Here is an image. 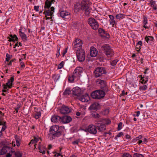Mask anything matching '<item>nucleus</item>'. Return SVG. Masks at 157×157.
I'll return each mask as SVG.
<instances>
[{
  "label": "nucleus",
  "instance_id": "nucleus-1",
  "mask_svg": "<svg viewBox=\"0 0 157 157\" xmlns=\"http://www.w3.org/2000/svg\"><path fill=\"white\" fill-rule=\"evenodd\" d=\"M81 9L85 11L86 16H89L92 10L90 6L89 0H83L80 5Z\"/></svg>",
  "mask_w": 157,
  "mask_h": 157
},
{
  "label": "nucleus",
  "instance_id": "nucleus-2",
  "mask_svg": "<svg viewBox=\"0 0 157 157\" xmlns=\"http://www.w3.org/2000/svg\"><path fill=\"white\" fill-rule=\"evenodd\" d=\"M101 49L109 59L113 56L114 54V52L113 49L108 44H103L101 47Z\"/></svg>",
  "mask_w": 157,
  "mask_h": 157
},
{
  "label": "nucleus",
  "instance_id": "nucleus-3",
  "mask_svg": "<svg viewBox=\"0 0 157 157\" xmlns=\"http://www.w3.org/2000/svg\"><path fill=\"white\" fill-rule=\"evenodd\" d=\"M46 7L45 5H44V14L45 15L46 19V20L51 19H52V16L53 13L54 12L55 8L54 7Z\"/></svg>",
  "mask_w": 157,
  "mask_h": 157
},
{
  "label": "nucleus",
  "instance_id": "nucleus-4",
  "mask_svg": "<svg viewBox=\"0 0 157 157\" xmlns=\"http://www.w3.org/2000/svg\"><path fill=\"white\" fill-rule=\"evenodd\" d=\"M14 78L13 76L10 79L8 80L7 82L6 83H4L2 84V86L3 89L2 90V92H4L8 93L9 89H11L13 86V82L14 81Z\"/></svg>",
  "mask_w": 157,
  "mask_h": 157
},
{
  "label": "nucleus",
  "instance_id": "nucleus-5",
  "mask_svg": "<svg viewBox=\"0 0 157 157\" xmlns=\"http://www.w3.org/2000/svg\"><path fill=\"white\" fill-rule=\"evenodd\" d=\"M59 126L58 125H53L51 127L50 129V134L52 135L53 137H57L61 134V132L58 131Z\"/></svg>",
  "mask_w": 157,
  "mask_h": 157
},
{
  "label": "nucleus",
  "instance_id": "nucleus-6",
  "mask_svg": "<svg viewBox=\"0 0 157 157\" xmlns=\"http://www.w3.org/2000/svg\"><path fill=\"white\" fill-rule=\"evenodd\" d=\"M105 95V92L101 90H96L91 94L92 98L94 99H100L103 97Z\"/></svg>",
  "mask_w": 157,
  "mask_h": 157
},
{
  "label": "nucleus",
  "instance_id": "nucleus-7",
  "mask_svg": "<svg viewBox=\"0 0 157 157\" xmlns=\"http://www.w3.org/2000/svg\"><path fill=\"white\" fill-rule=\"evenodd\" d=\"M76 56L78 61L80 62L83 61L85 58V53L84 50L82 49L77 50Z\"/></svg>",
  "mask_w": 157,
  "mask_h": 157
},
{
  "label": "nucleus",
  "instance_id": "nucleus-8",
  "mask_svg": "<svg viewBox=\"0 0 157 157\" xmlns=\"http://www.w3.org/2000/svg\"><path fill=\"white\" fill-rule=\"evenodd\" d=\"M106 71L105 69L102 67H98L94 71V74L96 78L99 77L103 74L106 73Z\"/></svg>",
  "mask_w": 157,
  "mask_h": 157
},
{
  "label": "nucleus",
  "instance_id": "nucleus-9",
  "mask_svg": "<svg viewBox=\"0 0 157 157\" xmlns=\"http://www.w3.org/2000/svg\"><path fill=\"white\" fill-rule=\"evenodd\" d=\"M88 22L93 29L96 30L98 28V24L94 18L91 17L89 18L88 20Z\"/></svg>",
  "mask_w": 157,
  "mask_h": 157
},
{
  "label": "nucleus",
  "instance_id": "nucleus-10",
  "mask_svg": "<svg viewBox=\"0 0 157 157\" xmlns=\"http://www.w3.org/2000/svg\"><path fill=\"white\" fill-rule=\"evenodd\" d=\"M83 71V68L81 67H77L74 71L73 75L78 80L80 77L81 74Z\"/></svg>",
  "mask_w": 157,
  "mask_h": 157
},
{
  "label": "nucleus",
  "instance_id": "nucleus-11",
  "mask_svg": "<svg viewBox=\"0 0 157 157\" xmlns=\"http://www.w3.org/2000/svg\"><path fill=\"white\" fill-rule=\"evenodd\" d=\"M82 44V42L81 40L78 39H75L72 44L73 48L76 50L77 49H81Z\"/></svg>",
  "mask_w": 157,
  "mask_h": 157
},
{
  "label": "nucleus",
  "instance_id": "nucleus-12",
  "mask_svg": "<svg viewBox=\"0 0 157 157\" xmlns=\"http://www.w3.org/2000/svg\"><path fill=\"white\" fill-rule=\"evenodd\" d=\"M85 132H88L90 134H94L96 133L97 130L95 126L93 124L90 125L86 129L83 130Z\"/></svg>",
  "mask_w": 157,
  "mask_h": 157
},
{
  "label": "nucleus",
  "instance_id": "nucleus-13",
  "mask_svg": "<svg viewBox=\"0 0 157 157\" xmlns=\"http://www.w3.org/2000/svg\"><path fill=\"white\" fill-rule=\"evenodd\" d=\"M60 16L65 20H67L71 17L70 13L66 11H63L60 13Z\"/></svg>",
  "mask_w": 157,
  "mask_h": 157
},
{
  "label": "nucleus",
  "instance_id": "nucleus-14",
  "mask_svg": "<svg viewBox=\"0 0 157 157\" xmlns=\"http://www.w3.org/2000/svg\"><path fill=\"white\" fill-rule=\"evenodd\" d=\"M71 109L68 107L63 105L59 109V112L62 114H67L71 111Z\"/></svg>",
  "mask_w": 157,
  "mask_h": 157
},
{
  "label": "nucleus",
  "instance_id": "nucleus-15",
  "mask_svg": "<svg viewBox=\"0 0 157 157\" xmlns=\"http://www.w3.org/2000/svg\"><path fill=\"white\" fill-rule=\"evenodd\" d=\"M96 82L97 84L100 85L102 89L104 90L106 89V83L104 80L98 78L96 80Z\"/></svg>",
  "mask_w": 157,
  "mask_h": 157
},
{
  "label": "nucleus",
  "instance_id": "nucleus-16",
  "mask_svg": "<svg viewBox=\"0 0 157 157\" xmlns=\"http://www.w3.org/2000/svg\"><path fill=\"white\" fill-rule=\"evenodd\" d=\"M11 148L7 146L3 147L0 150V155H2L11 151Z\"/></svg>",
  "mask_w": 157,
  "mask_h": 157
},
{
  "label": "nucleus",
  "instance_id": "nucleus-17",
  "mask_svg": "<svg viewBox=\"0 0 157 157\" xmlns=\"http://www.w3.org/2000/svg\"><path fill=\"white\" fill-rule=\"evenodd\" d=\"M72 94L78 97L79 96L82 94L81 89L78 87H76L72 89Z\"/></svg>",
  "mask_w": 157,
  "mask_h": 157
},
{
  "label": "nucleus",
  "instance_id": "nucleus-18",
  "mask_svg": "<svg viewBox=\"0 0 157 157\" xmlns=\"http://www.w3.org/2000/svg\"><path fill=\"white\" fill-rule=\"evenodd\" d=\"M79 100L83 102H87L90 99L89 95L87 94L80 96L79 98Z\"/></svg>",
  "mask_w": 157,
  "mask_h": 157
},
{
  "label": "nucleus",
  "instance_id": "nucleus-19",
  "mask_svg": "<svg viewBox=\"0 0 157 157\" xmlns=\"http://www.w3.org/2000/svg\"><path fill=\"white\" fill-rule=\"evenodd\" d=\"M109 22L110 25H111L112 27H114L115 25H116L117 24V22L115 20L114 17L112 15H109Z\"/></svg>",
  "mask_w": 157,
  "mask_h": 157
},
{
  "label": "nucleus",
  "instance_id": "nucleus-20",
  "mask_svg": "<svg viewBox=\"0 0 157 157\" xmlns=\"http://www.w3.org/2000/svg\"><path fill=\"white\" fill-rule=\"evenodd\" d=\"M90 55L91 57L96 56L98 54V51L94 47H91L90 50Z\"/></svg>",
  "mask_w": 157,
  "mask_h": 157
},
{
  "label": "nucleus",
  "instance_id": "nucleus-21",
  "mask_svg": "<svg viewBox=\"0 0 157 157\" xmlns=\"http://www.w3.org/2000/svg\"><path fill=\"white\" fill-rule=\"evenodd\" d=\"M6 128V122L2 123L0 121V136L2 135V132L4 131Z\"/></svg>",
  "mask_w": 157,
  "mask_h": 157
},
{
  "label": "nucleus",
  "instance_id": "nucleus-22",
  "mask_svg": "<svg viewBox=\"0 0 157 157\" xmlns=\"http://www.w3.org/2000/svg\"><path fill=\"white\" fill-rule=\"evenodd\" d=\"M72 119L70 116H66L61 117V121L63 123H67L70 122Z\"/></svg>",
  "mask_w": 157,
  "mask_h": 157
},
{
  "label": "nucleus",
  "instance_id": "nucleus-23",
  "mask_svg": "<svg viewBox=\"0 0 157 157\" xmlns=\"http://www.w3.org/2000/svg\"><path fill=\"white\" fill-rule=\"evenodd\" d=\"M38 147L39 150V152L42 153L43 154H45V151L46 149V148L44 145L41 144L40 143V144L39 145Z\"/></svg>",
  "mask_w": 157,
  "mask_h": 157
},
{
  "label": "nucleus",
  "instance_id": "nucleus-24",
  "mask_svg": "<svg viewBox=\"0 0 157 157\" xmlns=\"http://www.w3.org/2000/svg\"><path fill=\"white\" fill-rule=\"evenodd\" d=\"M51 121L53 122H56L61 121V117L58 116H52L51 119Z\"/></svg>",
  "mask_w": 157,
  "mask_h": 157
},
{
  "label": "nucleus",
  "instance_id": "nucleus-25",
  "mask_svg": "<svg viewBox=\"0 0 157 157\" xmlns=\"http://www.w3.org/2000/svg\"><path fill=\"white\" fill-rule=\"evenodd\" d=\"M145 39L147 43L151 44L153 41L154 37L151 36H146L145 37Z\"/></svg>",
  "mask_w": 157,
  "mask_h": 157
},
{
  "label": "nucleus",
  "instance_id": "nucleus-26",
  "mask_svg": "<svg viewBox=\"0 0 157 157\" xmlns=\"http://www.w3.org/2000/svg\"><path fill=\"white\" fill-rule=\"evenodd\" d=\"M149 4L154 10H157V5L156 4L155 1L151 0Z\"/></svg>",
  "mask_w": 157,
  "mask_h": 157
},
{
  "label": "nucleus",
  "instance_id": "nucleus-27",
  "mask_svg": "<svg viewBox=\"0 0 157 157\" xmlns=\"http://www.w3.org/2000/svg\"><path fill=\"white\" fill-rule=\"evenodd\" d=\"M55 2V0H46L45 5L46 7H50L52 3H54Z\"/></svg>",
  "mask_w": 157,
  "mask_h": 157
},
{
  "label": "nucleus",
  "instance_id": "nucleus-28",
  "mask_svg": "<svg viewBox=\"0 0 157 157\" xmlns=\"http://www.w3.org/2000/svg\"><path fill=\"white\" fill-rule=\"evenodd\" d=\"M99 104L97 103H94L91 105L89 107L90 109H96L99 107Z\"/></svg>",
  "mask_w": 157,
  "mask_h": 157
},
{
  "label": "nucleus",
  "instance_id": "nucleus-29",
  "mask_svg": "<svg viewBox=\"0 0 157 157\" xmlns=\"http://www.w3.org/2000/svg\"><path fill=\"white\" fill-rule=\"evenodd\" d=\"M19 34L21 38L24 41H26L27 40V37L26 35L21 31H19Z\"/></svg>",
  "mask_w": 157,
  "mask_h": 157
},
{
  "label": "nucleus",
  "instance_id": "nucleus-30",
  "mask_svg": "<svg viewBox=\"0 0 157 157\" xmlns=\"http://www.w3.org/2000/svg\"><path fill=\"white\" fill-rule=\"evenodd\" d=\"M147 18L146 17H144V20L143 21V27L146 29H148L149 27L147 26L146 25L147 24Z\"/></svg>",
  "mask_w": 157,
  "mask_h": 157
},
{
  "label": "nucleus",
  "instance_id": "nucleus-31",
  "mask_svg": "<svg viewBox=\"0 0 157 157\" xmlns=\"http://www.w3.org/2000/svg\"><path fill=\"white\" fill-rule=\"evenodd\" d=\"M116 18L117 19L120 20L125 18V15L122 13H119L116 15Z\"/></svg>",
  "mask_w": 157,
  "mask_h": 157
},
{
  "label": "nucleus",
  "instance_id": "nucleus-32",
  "mask_svg": "<svg viewBox=\"0 0 157 157\" xmlns=\"http://www.w3.org/2000/svg\"><path fill=\"white\" fill-rule=\"evenodd\" d=\"M98 127V129L100 131H103L106 129V126L105 124H101Z\"/></svg>",
  "mask_w": 157,
  "mask_h": 157
},
{
  "label": "nucleus",
  "instance_id": "nucleus-33",
  "mask_svg": "<svg viewBox=\"0 0 157 157\" xmlns=\"http://www.w3.org/2000/svg\"><path fill=\"white\" fill-rule=\"evenodd\" d=\"M41 113L40 111L36 112L33 115V117L36 119H38L40 117Z\"/></svg>",
  "mask_w": 157,
  "mask_h": 157
},
{
  "label": "nucleus",
  "instance_id": "nucleus-34",
  "mask_svg": "<svg viewBox=\"0 0 157 157\" xmlns=\"http://www.w3.org/2000/svg\"><path fill=\"white\" fill-rule=\"evenodd\" d=\"M10 36L11 37L9 39L10 41H17L18 39V38L15 35H10Z\"/></svg>",
  "mask_w": 157,
  "mask_h": 157
},
{
  "label": "nucleus",
  "instance_id": "nucleus-35",
  "mask_svg": "<svg viewBox=\"0 0 157 157\" xmlns=\"http://www.w3.org/2000/svg\"><path fill=\"white\" fill-rule=\"evenodd\" d=\"M75 80H76V78L73 76V74L71 76H70L68 78V80L71 82H73V81Z\"/></svg>",
  "mask_w": 157,
  "mask_h": 157
},
{
  "label": "nucleus",
  "instance_id": "nucleus-36",
  "mask_svg": "<svg viewBox=\"0 0 157 157\" xmlns=\"http://www.w3.org/2000/svg\"><path fill=\"white\" fill-rule=\"evenodd\" d=\"M15 155L16 157H21L22 156V153L18 151L15 152Z\"/></svg>",
  "mask_w": 157,
  "mask_h": 157
},
{
  "label": "nucleus",
  "instance_id": "nucleus-37",
  "mask_svg": "<svg viewBox=\"0 0 157 157\" xmlns=\"http://www.w3.org/2000/svg\"><path fill=\"white\" fill-rule=\"evenodd\" d=\"M91 115L94 118H99L100 117V115L96 112L92 113Z\"/></svg>",
  "mask_w": 157,
  "mask_h": 157
},
{
  "label": "nucleus",
  "instance_id": "nucleus-38",
  "mask_svg": "<svg viewBox=\"0 0 157 157\" xmlns=\"http://www.w3.org/2000/svg\"><path fill=\"white\" fill-rule=\"evenodd\" d=\"M101 36L105 38L106 39H108L110 37L109 34L106 33L105 32L103 34H101Z\"/></svg>",
  "mask_w": 157,
  "mask_h": 157
},
{
  "label": "nucleus",
  "instance_id": "nucleus-39",
  "mask_svg": "<svg viewBox=\"0 0 157 157\" xmlns=\"http://www.w3.org/2000/svg\"><path fill=\"white\" fill-rule=\"evenodd\" d=\"M147 88V86L146 85H144L142 86H140L139 87V89L140 90H146Z\"/></svg>",
  "mask_w": 157,
  "mask_h": 157
},
{
  "label": "nucleus",
  "instance_id": "nucleus-40",
  "mask_svg": "<svg viewBox=\"0 0 157 157\" xmlns=\"http://www.w3.org/2000/svg\"><path fill=\"white\" fill-rule=\"evenodd\" d=\"M133 157H144L142 154L138 153H135L133 155Z\"/></svg>",
  "mask_w": 157,
  "mask_h": 157
},
{
  "label": "nucleus",
  "instance_id": "nucleus-41",
  "mask_svg": "<svg viewBox=\"0 0 157 157\" xmlns=\"http://www.w3.org/2000/svg\"><path fill=\"white\" fill-rule=\"evenodd\" d=\"M4 115V113H2L1 111H0V121L2 123L5 122L3 121V117Z\"/></svg>",
  "mask_w": 157,
  "mask_h": 157
},
{
  "label": "nucleus",
  "instance_id": "nucleus-42",
  "mask_svg": "<svg viewBox=\"0 0 157 157\" xmlns=\"http://www.w3.org/2000/svg\"><path fill=\"white\" fill-rule=\"evenodd\" d=\"M122 157H132V156L130 154L125 152L122 154Z\"/></svg>",
  "mask_w": 157,
  "mask_h": 157
},
{
  "label": "nucleus",
  "instance_id": "nucleus-43",
  "mask_svg": "<svg viewBox=\"0 0 157 157\" xmlns=\"http://www.w3.org/2000/svg\"><path fill=\"white\" fill-rule=\"evenodd\" d=\"M118 61V60L117 59H115L110 61V64L111 65L113 66H115L116 65Z\"/></svg>",
  "mask_w": 157,
  "mask_h": 157
},
{
  "label": "nucleus",
  "instance_id": "nucleus-44",
  "mask_svg": "<svg viewBox=\"0 0 157 157\" xmlns=\"http://www.w3.org/2000/svg\"><path fill=\"white\" fill-rule=\"evenodd\" d=\"M64 62L63 61L61 62L60 63L58 67V69H59L62 68L64 65Z\"/></svg>",
  "mask_w": 157,
  "mask_h": 157
},
{
  "label": "nucleus",
  "instance_id": "nucleus-45",
  "mask_svg": "<svg viewBox=\"0 0 157 157\" xmlns=\"http://www.w3.org/2000/svg\"><path fill=\"white\" fill-rule=\"evenodd\" d=\"M60 50V47L59 46H57V53L56 54V56L57 57H58L60 55V53H59Z\"/></svg>",
  "mask_w": 157,
  "mask_h": 157
},
{
  "label": "nucleus",
  "instance_id": "nucleus-46",
  "mask_svg": "<svg viewBox=\"0 0 157 157\" xmlns=\"http://www.w3.org/2000/svg\"><path fill=\"white\" fill-rule=\"evenodd\" d=\"M70 91L69 89H66L65 90L63 94L64 95L68 94H70Z\"/></svg>",
  "mask_w": 157,
  "mask_h": 157
},
{
  "label": "nucleus",
  "instance_id": "nucleus-47",
  "mask_svg": "<svg viewBox=\"0 0 157 157\" xmlns=\"http://www.w3.org/2000/svg\"><path fill=\"white\" fill-rule=\"evenodd\" d=\"M21 108V106L19 104H18L17 106L15 107V110L16 111V112L17 113L18 112V110L20 109V108Z\"/></svg>",
  "mask_w": 157,
  "mask_h": 157
},
{
  "label": "nucleus",
  "instance_id": "nucleus-48",
  "mask_svg": "<svg viewBox=\"0 0 157 157\" xmlns=\"http://www.w3.org/2000/svg\"><path fill=\"white\" fill-rule=\"evenodd\" d=\"M98 31H99V32L100 34L101 35V34H103L104 33H105V30L104 29H103L101 28H100L99 29Z\"/></svg>",
  "mask_w": 157,
  "mask_h": 157
},
{
  "label": "nucleus",
  "instance_id": "nucleus-49",
  "mask_svg": "<svg viewBox=\"0 0 157 157\" xmlns=\"http://www.w3.org/2000/svg\"><path fill=\"white\" fill-rule=\"evenodd\" d=\"M122 122H120L118 124V130H120L122 128Z\"/></svg>",
  "mask_w": 157,
  "mask_h": 157
},
{
  "label": "nucleus",
  "instance_id": "nucleus-50",
  "mask_svg": "<svg viewBox=\"0 0 157 157\" xmlns=\"http://www.w3.org/2000/svg\"><path fill=\"white\" fill-rule=\"evenodd\" d=\"M80 141V140L79 139H78L73 141L72 142V144H77L78 145Z\"/></svg>",
  "mask_w": 157,
  "mask_h": 157
},
{
  "label": "nucleus",
  "instance_id": "nucleus-51",
  "mask_svg": "<svg viewBox=\"0 0 157 157\" xmlns=\"http://www.w3.org/2000/svg\"><path fill=\"white\" fill-rule=\"evenodd\" d=\"M36 143L35 141V140H34V139H33V140H31V142L29 144V145H30V144H34L35 148H34V149H35V148H36V144H35Z\"/></svg>",
  "mask_w": 157,
  "mask_h": 157
},
{
  "label": "nucleus",
  "instance_id": "nucleus-52",
  "mask_svg": "<svg viewBox=\"0 0 157 157\" xmlns=\"http://www.w3.org/2000/svg\"><path fill=\"white\" fill-rule=\"evenodd\" d=\"M40 139V138L39 137H35V136H34V140H35V141L36 143H37L38 141H39V140Z\"/></svg>",
  "mask_w": 157,
  "mask_h": 157
},
{
  "label": "nucleus",
  "instance_id": "nucleus-53",
  "mask_svg": "<svg viewBox=\"0 0 157 157\" xmlns=\"http://www.w3.org/2000/svg\"><path fill=\"white\" fill-rule=\"evenodd\" d=\"M6 60L7 61H9L10 59V55L8 54H6Z\"/></svg>",
  "mask_w": 157,
  "mask_h": 157
},
{
  "label": "nucleus",
  "instance_id": "nucleus-54",
  "mask_svg": "<svg viewBox=\"0 0 157 157\" xmlns=\"http://www.w3.org/2000/svg\"><path fill=\"white\" fill-rule=\"evenodd\" d=\"M15 138L16 142V145L17 147H19L20 145V143L19 140L16 138Z\"/></svg>",
  "mask_w": 157,
  "mask_h": 157
},
{
  "label": "nucleus",
  "instance_id": "nucleus-55",
  "mask_svg": "<svg viewBox=\"0 0 157 157\" xmlns=\"http://www.w3.org/2000/svg\"><path fill=\"white\" fill-rule=\"evenodd\" d=\"M39 6H35L34 7V10L36 12L39 11Z\"/></svg>",
  "mask_w": 157,
  "mask_h": 157
},
{
  "label": "nucleus",
  "instance_id": "nucleus-56",
  "mask_svg": "<svg viewBox=\"0 0 157 157\" xmlns=\"http://www.w3.org/2000/svg\"><path fill=\"white\" fill-rule=\"evenodd\" d=\"M136 49H138V50H137V51H140V46L138 44H136Z\"/></svg>",
  "mask_w": 157,
  "mask_h": 157
},
{
  "label": "nucleus",
  "instance_id": "nucleus-57",
  "mask_svg": "<svg viewBox=\"0 0 157 157\" xmlns=\"http://www.w3.org/2000/svg\"><path fill=\"white\" fill-rule=\"evenodd\" d=\"M141 80H142V81L141 82V83L143 84H145L146 83V82H145V79L143 77H141Z\"/></svg>",
  "mask_w": 157,
  "mask_h": 157
},
{
  "label": "nucleus",
  "instance_id": "nucleus-58",
  "mask_svg": "<svg viewBox=\"0 0 157 157\" xmlns=\"http://www.w3.org/2000/svg\"><path fill=\"white\" fill-rule=\"evenodd\" d=\"M111 123L109 119H107L105 121V123L107 125Z\"/></svg>",
  "mask_w": 157,
  "mask_h": 157
},
{
  "label": "nucleus",
  "instance_id": "nucleus-59",
  "mask_svg": "<svg viewBox=\"0 0 157 157\" xmlns=\"http://www.w3.org/2000/svg\"><path fill=\"white\" fill-rule=\"evenodd\" d=\"M142 138V136L141 135L139 136L138 137H136V140H139Z\"/></svg>",
  "mask_w": 157,
  "mask_h": 157
},
{
  "label": "nucleus",
  "instance_id": "nucleus-60",
  "mask_svg": "<svg viewBox=\"0 0 157 157\" xmlns=\"http://www.w3.org/2000/svg\"><path fill=\"white\" fill-rule=\"evenodd\" d=\"M20 64L21 67L24 68L25 67V65L23 62H21Z\"/></svg>",
  "mask_w": 157,
  "mask_h": 157
},
{
  "label": "nucleus",
  "instance_id": "nucleus-61",
  "mask_svg": "<svg viewBox=\"0 0 157 157\" xmlns=\"http://www.w3.org/2000/svg\"><path fill=\"white\" fill-rule=\"evenodd\" d=\"M104 112L105 113H104V114L107 115L109 113V109H106L105 110Z\"/></svg>",
  "mask_w": 157,
  "mask_h": 157
},
{
  "label": "nucleus",
  "instance_id": "nucleus-62",
  "mask_svg": "<svg viewBox=\"0 0 157 157\" xmlns=\"http://www.w3.org/2000/svg\"><path fill=\"white\" fill-rule=\"evenodd\" d=\"M67 52V49H65L64 51L63 52V56Z\"/></svg>",
  "mask_w": 157,
  "mask_h": 157
},
{
  "label": "nucleus",
  "instance_id": "nucleus-63",
  "mask_svg": "<svg viewBox=\"0 0 157 157\" xmlns=\"http://www.w3.org/2000/svg\"><path fill=\"white\" fill-rule=\"evenodd\" d=\"M10 144H12V146L13 147H15L16 146L15 142L14 141H12Z\"/></svg>",
  "mask_w": 157,
  "mask_h": 157
},
{
  "label": "nucleus",
  "instance_id": "nucleus-64",
  "mask_svg": "<svg viewBox=\"0 0 157 157\" xmlns=\"http://www.w3.org/2000/svg\"><path fill=\"white\" fill-rule=\"evenodd\" d=\"M137 44H138L141 46L142 45V42L141 41H139L138 42Z\"/></svg>",
  "mask_w": 157,
  "mask_h": 157
}]
</instances>
